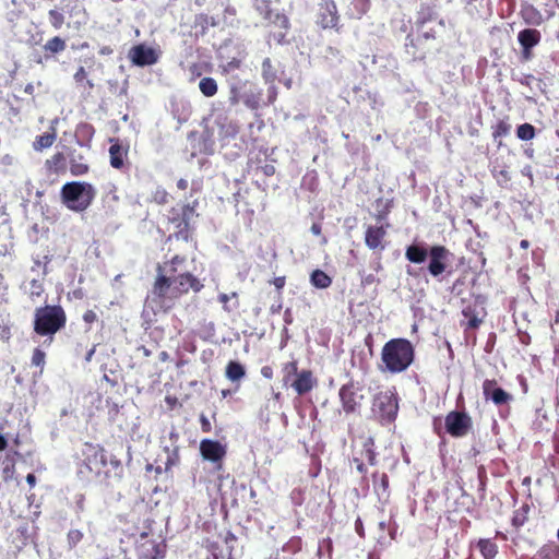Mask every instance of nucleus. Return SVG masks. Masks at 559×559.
I'll use <instances>...</instances> for the list:
<instances>
[{"label": "nucleus", "mask_w": 559, "mask_h": 559, "mask_svg": "<svg viewBox=\"0 0 559 559\" xmlns=\"http://www.w3.org/2000/svg\"><path fill=\"white\" fill-rule=\"evenodd\" d=\"M186 257L176 254L164 264L156 267V277L146 297L159 311L167 312L173 309L176 301L190 290L199 293L203 289L202 282L191 272H182L180 265Z\"/></svg>", "instance_id": "nucleus-1"}, {"label": "nucleus", "mask_w": 559, "mask_h": 559, "mask_svg": "<svg viewBox=\"0 0 559 559\" xmlns=\"http://www.w3.org/2000/svg\"><path fill=\"white\" fill-rule=\"evenodd\" d=\"M82 461L78 466V476L87 483L109 486V473L105 449L99 444L84 443L82 449Z\"/></svg>", "instance_id": "nucleus-2"}, {"label": "nucleus", "mask_w": 559, "mask_h": 559, "mask_svg": "<svg viewBox=\"0 0 559 559\" xmlns=\"http://www.w3.org/2000/svg\"><path fill=\"white\" fill-rule=\"evenodd\" d=\"M381 360L390 373L404 372L415 360V347L407 338H391L381 349Z\"/></svg>", "instance_id": "nucleus-3"}, {"label": "nucleus", "mask_w": 559, "mask_h": 559, "mask_svg": "<svg viewBox=\"0 0 559 559\" xmlns=\"http://www.w3.org/2000/svg\"><path fill=\"white\" fill-rule=\"evenodd\" d=\"M452 253L441 245L431 246L429 249L421 245H411L406 248V259L416 264H420L429 257L428 272L433 277H439L447 271L449 260Z\"/></svg>", "instance_id": "nucleus-4"}, {"label": "nucleus", "mask_w": 559, "mask_h": 559, "mask_svg": "<svg viewBox=\"0 0 559 559\" xmlns=\"http://www.w3.org/2000/svg\"><path fill=\"white\" fill-rule=\"evenodd\" d=\"M67 320V313L60 305L37 307L34 311L33 331L52 342L55 334L66 328Z\"/></svg>", "instance_id": "nucleus-5"}, {"label": "nucleus", "mask_w": 559, "mask_h": 559, "mask_svg": "<svg viewBox=\"0 0 559 559\" xmlns=\"http://www.w3.org/2000/svg\"><path fill=\"white\" fill-rule=\"evenodd\" d=\"M282 384L292 388L299 396L306 395L318 385V379L310 369H298V360L282 364Z\"/></svg>", "instance_id": "nucleus-6"}, {"label": "nucleus", "mask_w": 559, "mask_h": 559, "mask_svg": "<svg viewBox=\"0 0 559 559\" xmlns=\"http://www.w3.org/2000/svg\"><path fill=\"white\" fill-rule=\"evenodd\" d=\"M62 203L71 211L83 212L96 197L95 188L85 181H71L62 186L60 191Z\"/></svg>", "instance_id": "nucleus-7"}, {"label": "nucleus", "mask_w": 559, "mask_h": 559, "mask_svg": "<svg viewBox=\"0 0 559 559\" xmlns=\"http://www.w3.org/2000/svg\"><path fill=\"white\" fill-rule=\"evenodd\" d=\"M254 8L265 21V27L269 31V37L276 44H283L289 32L290 23L286 14L274 11L271 8V0H253Z\"/></svg>", "instance_id": "nucleus-8"}, {"label": "nucleus", "mask_w": 559, "mask_h": 559, "mask_svg": "<svg viewBox=\"0 0 559 559\" xmlns=\"http://www.w3.org/2000/svg\"><path fill=\"white\" fill-rule=\"evenodd\" d=\"M195 215V209L190 204H178L170 207L167 222L173 226L174 233L169 235L168 239L193 241L194 227L191 221Z\"/></svg>", "instance_id": "nucleus-9"}, {"label": "nucleus", "mask_w": 559, "mask_h": 559, "mask_svg": "<svg viewBox=\"0 0 559 559\" xmlns=\"http://www.w3.org/2000/svg\"><path fill=\"white\" fill-rule=\"evenodd\" d=\"M372 412L382 425L393 423L399 412L396 394L390 390L377 393L372 402Z\"/></svg>", "instance_id": "nucleus-10"}, {"label": "nucleus", "mask_w": 559, "mask_h": 559, "mask_svg": "<svg viewBox=\"0 0 559 559\" xmlns=\"http://www.w3.org/2000/svg\"><path fill=\"white\" fill-rule=\"evenodd\" d=\"M447 432L453 438H463L473 429V419L466 412L451 411L444 418Z\"/></svg>", "instance_id": "nucleus-11"}, {"label": "nucleus", "mask_w": 559, "mask_h": 559, "mask_svg": "<svg viewBox=\"0 0 559 559\" xmlns=\"http://www.w3.org/2000/svg\"><path fill=\"white\" fill-rule=\"evenodd\" d=\"M360 388L354 381H349L340 388L338 396L345 414H355L359 412L364 395L359 393Z\"/></svg>", "instance_id": "nucleus-12"}, {"label": "nucleus", "mask_w": 559, "mask_h": 559, "mask_svg": "<svg viewBox=\"0 0 559 559\" xmlns=\"http://www.w3.org/2000/svg\"><path fill=\"white\" fill-rule=\"evenodd\" d=\"M542 40V33L536 28H524L518 34L521 46V60L528 61L533 58V48Z\"/></svg>", "instance_id": "nucleus-13"}, {"label": "nucleus", "mask_w": 559, "mask_h": 559, "mask_svg": "<svg viewBox=\"0 0 559 559\" xmlns=\"http://www.w3.org/2000/svg\"><path fill=\"white\" fill-rule=\"evenodd\" d=\"M389 223L382 225H369L365 231V243L373 251H383L386 247L385 238L388 235Z\"/></svg>", "instance_id": "nucleus-14"}, {"label": "nucleus", "mask_w": 559, "mask_h": 559, "mask_svg": "<svg viewBox=\"0 0 559 559\" xmlns=\"http://www.w3.org/2000/svg\"><path fill=\"white\" fill-rule=\"evenodd\" d=\"M128 58L138 67L155 64L158 61V52L145 44L134 45L128 53Z\"/></svg>", "instance_id": "nucleus-15"}, {"label": "nucleus", "mask_w": 559, "mask_h": 559, "mask_svg": "<svg viewBox=\"0 0 559 559\" xmlns=\"http://www.w3.org/2000/svg\"><path fill=\"white\" fill-rule=\"evenodd\" d=\"M481 388L485 400L492 401V403L497 406L509 404L513 400L512 395L509 392L498 386V382L496 379H486L483 382Z\"/></svg>", "instance_id": "nucleus-16"}, {"label": "nucleus", "mask_w": 559, "mask_h": 559, "mask_svg": "<svg viewBox=\"0 0 559 559\" xmlns=\"http://www.w3.org/2000/svg\"><path fill=\"white\" fill-rule=\"evenodd\" d=\"M462 314L467 320L466 322H462V326L467 331L478 329L487 313L478 301H474L463 307Z\"/></svg>", "instance_id": "nucleus-17"}, {"label": "nucleus", "mask_w": 559, "mask_h": 559, "mask_svg": "<svg viewBox=\"0 0 559 559\" xmlns=\"http://www.w3.org/2000/svg\"><path fill=\"white\" fill-rule=\"evenodd\" d=\"M322 12L320 13L319 24L322 28H335L340 31V15L334 0H323L321 3Z\"/></svg>", "instance_id": "nucleus-18"}, {"label": "nucleus", "mask_w": 559, "mask_h": 559, "mask_svg": "<svg viewBox=\"0 0 559 559\" xmlns=\"http://www.w3.org/2000/svg\"><path fill=\"white\" fill-rule=\"evenodd\" d=\"M200 452L204 460L213 463L221 462L226 455V449L216 440L203 439L200 442Z\"/></svg>", "instance_id": "nucleus-19"}, {"label": "nucleus", "mask_w": 559, "mask_h": 559, "mask_svg": "<svg viewBox=\"0 0 559 559\" xmlns=\"http://www.w3.org/2000/svg\"><path fill=\"white\" fill-rule=\"evenodd\" d=\"M46 177H57L67 171V157L62 152H57L47 158L44 163Z\"/></svg>", "instance_id": "nucleus-20"}, {"label": "nucleus", "mask_w": 559, "mask_h": 559, "mask_svg": "<svg viewBox=\"0 0 559 559\" xmlns=\"http://www.w3.org/2000/svg\"><path fill=\"white\" fill-rule=\"evenodd\" d=\"M109 147L110 166L115 169H122L124 167V158L128 155V147H123L119 139H110Z\"/></svg>", "instance_id": "nucleus-21"}, {"label": "nucleus", "mask_w": 559, "mask_h": 559, "mask_svg": "<svg viewBox=\"0 0 559 559\" xmlns=\"http://www.w3.org/2000/svg\"><path fill=\"white\" fill-rule=\"evenodd\" d=\"M520 16L526 25L539 26L545 22L542 12L531 3L522 4Z\"/></svg>", "instance_id": "nucleus-22"}, {"label": "nucleus", "mask_w": 559, "mask_h": 559, "mask_svg": "<svg viewBox=\"0 0 559 559\" xmlns=\"http://www.w3.org/2000/svg\"><path fill=\"white\" fill-rule=\"evenodd\" d=\"M67 48V43L60 36H53L46 41L43 46L45 60H50L57 55L63 52Z\"/></svg>", "instance_id": "nucleus-23"}, {"label": "nucleus", "mask_w": 559, "mask_h": 559, "mask_svg": "<svg viewBox=\"0 0 559 559\" xmlns=\"http://www.w3.org/2000/svg\"><path fill=\"white\" fill-rule=\"evenodd\" d=\"M144 559H163L166 546L162 543L148 542L142 545Z\"/></svg>", "instance_id": "nucleus-24"}, {"label": "nucleus", "mask_w": 559, "mask_h": 559, "mask_svg": "<svg viewBox=\"0 0 559 559\" xmlns=\"http://www.w3.org/2000/svg\"><path fill=\"white\" fill-rule=\"evenodd\" d=\"M477 548L484 559H495L498 555V545L492 538H480Z\"/></svg>", "instance_id": "nucleus-25"}, {"label": "nucleus", "mask_w": 559, "mask_h": 559, "mask_svg": "<svg viewBox=\"0 0 559 559\" xmlns=\"http://www.w3.org/2000/svg\"><path fill=\"white\" fill-rule=\"evenodd\" d=\"M57 134L56 131L52 130L51 132H46L41 135H37L33 142V148L36 152H41L46 148H49L52 146V144L56 142Z\"/></svg>", "instance_id": "nucleus-26"}, {"label": "nucleus", "mask_w": 559, "mask_h": 559, "mask_svg": "<svg viewBox=\"0 0 559 559\" xmlns=\"http://www.w3.org/2000/svg\"><path fill=\"white\" fill-rule=\"evenodd\" d=\"M491 175L496 179L498 186L504 188L511 180L510 173L508 170V166L506 164L499 165L495 164L491 169Z\"/></svg>", "instance_id": "nucleus-27"}, {"label": "nucleus", "mask_w": 559, "mask_h": 559, "mask_svg": "<svg viewBox=\"0 0 559 559\" xmlns=\"http://www.w3.org/2000/svg\"><path fill=\"white\" fill-rule=\"evenodd\" d=\"M532 559H559V545L556 543L543 545Z\"/></svg>", "instance_id": "nucleus-28"}, {"label": "nucleus", "mask_w": 559, "mask_h": 559, "mask_svg": "<svg viewBox=\"0 0 559 559\" xmlns=\"http://www.w3.org/2000/svg\"><path fill=\"white\" fill-rule=\"evenodd\" d=\"M225 376L233 382L240 381L246 376L245 367L238 361L230 360L226 366Z\"/></svg>", "instance_id": "nucleus-29"}, {"label": "nucleus", "mask_w": 559, "mask_h": 559, "mask_svg": "<svg viewBox=\"0 0 559 559\" xmlns=\"http://www.w3.org/2000/svg\"><path fill=\"white\" fill-rule=\"evenodd\" d=\"M531 506L528 503H523L513 512L511 524L515 530H519L528 521Z\"/></svg>", "instance_id": "nucleus-30"}, {"label": "nucleus", "mask_w": 559, "mask_h": 559, "mask_svg": "<svg viewBox=\"0 0 559 559\" xmlns=\"http://www.w3.org/2000/svg\"><path fill=\"white\" fill-rule=\"evenodd\" d=\"M15 455H20L17 451L8 453L2 462V477L3 480H11L15 475Z\"/></svg>", "instance_id": "nucleus-31"}, {"label": "nucleus", "mask_w": 559, "mask_h": 559, "mask_svg": "<svg viewBox=\"0 0 559 559\" xmlns=\"http://www.w3.org/2000/svg\"><path fill=\"white\" fill-rule=\"evenodd\" d=\"M310 283L320 289H324L331 286L332 278L322 270H314L310 275Z\"/></svg>", "instance_id": "nucleus-32"}, {"label": "nucleus", "mask_w": 559, "mask_h": 559, "mask_svg": "<svg viewBox=\"0 0 559 559\" xmlns=\"http://www.w3.org/2000/svg\"><path fill=\"white\" fill-rule=\"evenodd\" d=\"M90 170V166L85 160L83 155H79L78 157H72L70 159V171L72 176H83L87 174Z\"/></svg>", "instance_id": "nucleus-33"}, {"label": "nucleus", "mask_w": 559, "mask_h": 559, "mask_svg": "<svg viewBox=\"0 0 559 559\" xmlns=\"http://www.w3.org/2000/svg\"><path fill=\"white\" fill-rule=\"evenodd\" d=\"M218 301L223 305L224 310L227 312H230L231 310L239 307L238 294L236 292H233L231 294H219Z\"/></svg>", "instance_id": "nucleus-34"}, {"label": "nucleus", "mask_w": 559, "mask_h": 559, "mask_svg": "<svg viewBox=\"0 0 559 559\" xmlns=\"http://www.w3.org/2000/svg\"><path fill=\"white\" fill-rule=\"evenodd\" d=\"M199 88L205 97H213L218 90L216 81L210 76L201 79Z\"/></svg>", "instance_id": "nucleus-35"}, {"label": "nucleus", "mask_w": 559, "mask_h": 559, "mask_svg": "<svg viewBox=\"0 0 559 559\" xmlns=\"http://www.w3.org/2000/svg\"><path fill=\"white\" fill-rule=\"evenodd\" d=\"M374 491L380 493L388 492L389 489V476L385 473L374 472L372 474Z\"/></svg>", "instance_id": "nucleus-36"}, {"label": "nucleus", "mask_w": 559, "mask_h": 559, "mask_svg": "<svg viewBox=\"0 0 559 559\" xmlns=\"http://www.w3.org/2000/svg\"><path fill=\"white\" fill-rule=\"evenodd\" d=\"M364 454L369 465L373 466L377 464L374 440L371 437L367 438L364 442Z\"/></svg>", "instance_id": "nucleus-37"}, {"label": "nucleus", "mask_w": 559, "mask_h": 559, "mask_svg": "<svg viewBox=\"0 0 559 559\" xmlns=\"http://www.w3.org/2000/svg\"><path fill=\"white\" fill-rule=\"evenodd\" d=\"M48 19H49L50 25L55 29H60L63 26L64 21H66L62 10L58 9V8L49 10Z\"/></svg>", "instance_id": "nucleus-38"}, {"label": "nucleus", "mask_w": 559, "mask_h": 559, "mask_svg": "<svg viewBox=\"0 0 559 559\" xmlns=\"http://www.w3.org/2000/svg\"><path fill=\"white\" fill-rule=\"evenodd\" d=\"M511 131V124L507 119L499 120L496 126L492 127V138L495 141L503 136L509 135Z\"/></svg>", "instance_id": "nucleus-39"}, {"label": "nucleus", "mask_w": 559, "mask_h": 559, "mask_svg": "<svg viewBox=\"0 0 559 559\" xmlns=\"http://www.w3.org/2000/svg\"><path fill=\"white\" fill-rule=\"evenodd\" d=\"M535 128L531 123H523L516 128V136L522 141H530L535 138Z\"/></svg>", "instance_id": "nucleus-40"}, {"label": "nucleus", "mask_w": 559, "mask_h": 559, "mask_svg": "<svg viewBox=\"0 0 559 559\" xmlns=\"http://www.w3.org/2000/svg\"><path fill=\"white\" fill-rule=\"evenodd\" d=\"M45 362H46V353L39 347L34 348L32 358H31V364H32V366L39 368V374H41L44 371Z\"/></svg>", "instance_id": "nucleus-41"}, {"label": "nucleus", "mask_w": 559, "mask_h": 559, "mask_svg": "<svg viewBox=\"0 0 559 559\" xmlns=\"http://www.w3.org/2000/svg\"><path fill=\"white\" fill-rule=\"evenodd\" d=\"M84 538V533L80 530H70L67 534V544L69 549H74Z\"/></svg>", "instance_id": "nucleus-42"}, {"label": "nucleus", "mask_w": 559, "mask_h": 559, "mask_svg": "<svg viewBox=\"0 0 559 559\" xmlns=\"http://www.w3.org/2000/svg\"><path fill=\"white\" fill-rule=\"evenodd\" d=\"M73 79L75 83L79 85L85 83L88 90H92L94 87L93 82L91 80H87V72L85 71L84 67H80L76 70V72L73 75Z\"/></svg>", "instance_id": "nucleus-43"}, {"label": "nucleus", "mask_w": 559, "mask_h": 559, "mask_svg": "<svg viewBox=\"0 0 559 559\" xmlns=\"http://www.w3.org/2000/svg\"><path fill=\"white\" fill-rule=\"evenodd\" d=\"M353 7L357 12V17L365 15L370 9V0H353Z\"/></svg>", "instance_id": "nucleus-44"}, {"label": "nucleus", "mask_w": 559, "mask_h": 559, "mask_svg": "<svg viewBox=\"0 0 559 559\" xmlns=\"http://www.w3.org/2000/svg\"><path fill=\"white\" fill-rule=\"evenodd\" d=\"M153 199L158 204H166L169 200V193L165 189L158 188L154 192Z\"/></svg>", "instance_id": "nucleus-45"}, {"label": "nucleus", "mask_w": 559, "mask_h": 559, "mask_svg": "<svg viewBox=\"0 0 559 559\" xmlns=\"http://www.w3.org/2000/svg\"><path fill=\"white\" fill-rule=\"evenodd\" d=\"M31 286V296L32 297H40L44 293L43 283L38 280H32L29 283Z\"/></svg>", "instance_id": "nucleus-46"}, {"label": "nucleus", "mask_w": 559, "mask_h": 559, "mask_svg": "<svg viewBox=\"0 0 559 559\" xmlns=\"http://www.w3.org/2000/svg\"><path fill=\"white\" fill-rule=\"evenodd\" d=\"M241 99L239 87L236 85H233L230 87V95H229V103L231 105H237Z\"/></svg>", "instance_id": "nucleus-47"}, {"label": "nucleus", "mask_w": 559, "mask_h": 559, "mask_svg": "<svg viewBox=\"0 0 559 559\" xmlns=\"http://www.w3.org/2000/svg\"><path fill=\"white\" fill-rule=\"evenodd\" d=\"M353 463L355 464L357 472L362 475L364 479H366L368 469L367 466L364 464L362 460L358 457H353Z\"/></svg>", "instance_id": "nucleus-48"}, {"label": "nucleus", "mask_w": 559, "mask_h": 559, "mask_svg": "<svg viewBox=\"0 0 559 559\" xmlns=\"http://www.w3.org/2000/svg\"><path fill=\"white\" fill-rule=\"evenodd\" d=\"M240 67H241V61L239 59L233 58L224 67V72H230V71L239 69Z\"/></svg>", "instance_id": "nucleus-49"}, {"label": "nucleus", "mask_w": 559, "mask_h": 559, "mask_svg": "<svg viewBox=\"0 0 559 559\" xmlns=\"http://www.w3.org/2000/svg\"><path fill=\"white\" fill-rule=\"evenodd\" d=\"M265 177H271L275 174V167L273 164H264L258 168Z\"/></svg>", "instance_id": "nucleus-50"}, {"label": "nucleus", "mask_w": 559, "mask_h": 559, "mask_svg": "<svg viewBox=\"0 0 559 559\" xmlns=\"http://www.w3.org/2000/svg\"><path fill=\"white\" fill-rule=\"evenodd\" d=\"M83 320L87 324H92L97 321V314L93 310H86L83 314Z\"/></svg>", "instance_id": "nucleus-51"}, {"label": "nucleus", "mask_w": 559, "mask_h": 559, "mask_svg": "<svg viewBox=\"0 0 559 559\" xmlns=\"http://www.w3.org/2000/svg\"><path fill=\"white\" fill-rule=\"evenodd\" d=\"M272 284L275 286V288L280 292L284 288L285 284H286V277L285 276H278V277H275L273 281H272Z\"/></svg>", "instance_id": "nucleus-52"}, {"label": "nucleus", "mask_w": 559, "mask_h": 559, "mask_svg": "<svg viewBox=\"0 0 559 559\" xmlns=\"http://www.w3.org/2000/svg\"><path fill=\"white\" fill-rule=\"evenodd\" d=\"M261 374L265 378V379H272L273 378V374H274V371H273V368L271 366H263L261 368Z\"/></svg>", "instance_id": "nucleus-53"}, {"label": "nucleus", "mask_w": 559, "mask_h": 559, "mask_svg": "<svg viewBox=\"0 0 559 559\" xmlns=\"http://www.w3.org/2000/svg\"><path fill=\"white\" fill-rule=\"evenodd\" d=\"M200 421H201L202 431L210 432L212 427H211L209 419L204 415H202L200 418Z\"/></svg>", "instance_id": "nucleus-54"}, {"label": "nucleus", "mask_w": 559, "mask_h": 559, "mask_svg": "<svg viewBox=\"0 0 559 559\" xmlns=\"http://www.w3.org/2000/svg\"><path fill=\"white\" fill-rule=\"evenodd\" d=\"M310 229H311V233H312L313 235H317V236L321 235L322 227H321V225H320V224H318V223H313V224L311 225V228H310Z\"/></svg>", "instance_id": "nucleus-55"}, {"label": "nucleus", "mask_w": 559, "mask_h": 559, "mask_svg": "<svg viewBox=\"0 0 559 559\" xmlns=\"http://www.w3.org/2000/svg\"><path fill=\"white\" fill-rule=\"evenodd\" d=\"M188 180L183 179V178H180L178 181H177V188L180 189V190H187L188 189Z\"/></svg>", "instance_id": "nucleus-56"}, {"label": "nucleus", "mask_w": 559, "mask_h": 559, "mask_svg": "<svg viewBox=\"0 0 559 559\" xmlns=\"http://www.w3.org/2000/svg\"><path fill=\"white\" fill-rule=\"evenodd\" d=\"M26 481L31 487H34L36 484V476L32 473L27 474Z\"/></svg>", "instance_id": "nucleus-57"}, {"label": "nucleus", "mask_w": 559, "mask_h": 559, "mask_svg": "<svg viewBox=\"0 0 559 559\" xmlns=\"http://www.w3.org/2000/svg\"><path fill=\"white\" fill-rule=\"evenodd\" d=\"M8 447V441L3 435L0 433V451L5 450Z\"/></svg>", "instance_id": "nucleus-58"}, {"label": "nucleus", "mask_w": 559, "mask_h": 559, "mask_svg": "<svg viewBox=\"0 0 559 559\" xmlns=\"http://www.w3.org/2000/svg\"><path fill=\"white\" fill-rule=\"evenodd\" d=\"M376 281L374 275L369 274L362 280V284L370 285Z\"/></svg>", "instance_id": "nucleus-59"}, {"label": "nucleus", "mask_w": 559, "mask_h": 559, "mask_svg": "<svg viewBox=\"0 0 559 559\" xmlns=\"http://www.w3.org/2000/svg\"><path fill=\"white\" fill-rule=\"evenodd\" d=\"M158 357L160 361H166L169 359V354L166 350H163L159 353Z\"/></svg>", "instance_id": "nucleus-60"}, {"label": "nucleus", "mask_w": 559, "mask_h": 559, "mask_svg": "<svg viewBox=\"0 0 559 559\" xmlns=\"http://www.w3.org/2000/svg\"><path fill=\"white\" fill-rule=\"evenodd\" d=\"M110 464H111L112 466H115L116 468H120V469H122V465H121L120 461H118V460H111V461H110Z\"/></svg>", "instance_id": "nucleus-61"}, {"label": "nucleus", "mask_w": 559, "mask_h": 559, "mask_svg": "<svg viewBox=\"0 0 559 559\" xmlns=\"http://www.w3.org/2000/svg\"><path fill=\"white\" fill-rule=\"evenodd\" d=\"M24 92L27 93V94H32L34 92V86L33 84H27L24 88Z\"/></svg>", "instance_id": "nucleus-62"}, {"label": "nucleus", "mask_w": 559, "mask_h": 559, "mask_svg": "<svg viewBox=\"0 0 559 559\" xmlns=\"http://www.w3.org/2000/svg\"><path fill=\"white\" fill-rule=\"evenodd\" d=\"M520 247H521L522 249H527V248L530 247V241H528V240H526V239L521 240V242H520Z\"/></svg>", "instance_id": "nucleus-63"}, {"label": "nucleus", "mask_w": 559, "mask_h": 559, "mask_svg": "<svg viewBox=\"0 0 559 559\" xmlns=\"http://www.w3.org/2000/svg\"><path fill=\"white\" fill-rule=\"evenodd\" d=\"M388 212H381L376 215L377 221H383L386 217Z\"/></svg>", "instance_id": "nucleus-64"}]
</instances>
